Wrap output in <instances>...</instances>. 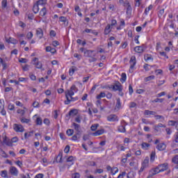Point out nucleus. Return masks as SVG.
Listing matches in <instances>:
<instances>
[{
  "label": "nucleus",
  "instance_id": "58",
  "mask_svg": "<svg viewBox=\"0 0 178 178\" xmlns=\"http://www.w3.org/2000/svg\"><path fill=\"white\" fill-rule=\"evenodd\" d=\"M129 108H137V104L134 102H132L129 104Z\"/></svg>",
  "mask_w": 178,
  "mask_h": 178
},
{
  "label": "nucleus",
  "instance_id": "54",
  "mask_svg": "<svg viewBox=\"0 0 178 178\" xmlns=\"http://www.w3.org/2000/svg\"><path fill=\"white\" fill-rule=\"evenodd\" d=\"M27 62H29V60H27V58H20V59L19 60V63H27Z\"/></svg>",
  "mask_w": 178,
  "mask_h": 178
},
{
  "label": "nucleus",
  "instance_id": "8",
  "mask_svg": "<svg viewBox=\"0 0 178 178\" xmlns=\"http://www.w3.org/2000/svg\"><path fill=\"white\" fill-rule=\"evenodd\" d=\"M9 172L10 175H12V176H17L19 175V170L15 166L10 168Z\"/></svg>",
  "mask_w": 178,
  "mask_h": 178
},
{
  "label": "nucleus",
  "instance_id": "60",
  "mask_svg": "<svg viewBox=\"0 0 178 178\" xmlns=\"http://www.w3.org/2000/svg\"><path fill=\"white\" fill-rule=\"evenodd\" d=\"M10 44H13L14 45H16V44H17V40L13 38H10Z\"/></svg>",
  "mask_w": 178,
  "mask_h": 178
},
{
  "label": "nucleus",
  "instance_id": "25",
  "mask_svg": "<svg viewBox=\"0 0 178 178\" xmlns=\"http://www.w3.org/2000/svg\"><path fill=\"white\" fill-rule=\"evenodd\" d=\"M135 52H137L138 54H143L144 52V50L142 47H140V46H136L134 49Z\"/></svg>",
  "mask_w": 178,
  "mask_h": 178
},
{
  "label": "nucleus",
  "instance_id": "55",
  "mask_svg": "<svg viewBox=\"0 0 178 178\" xmlns=\"http://www.w3.org/2000/svg\"><path fill=\"white\" fill-rule=\"evenodd\" d=\"M29 77L31 80H33V81H35V80H37V76L33 74H29Z\"/></svg>",
  "mask_w": 178,
  "mask_h": 178
},
{
  "label": "nucleus",
  "instance_id": "7",
  "mask_svg": "<svg viewBox=\"0 0 178 178\" xmlns=\"http://www.w3.org/2000/svg\"><path fill=\"white\" fill-rule=\"evenodd\" d=\"M107 120L108 122H119V118L115 114H111L107 117Z\"/></svg>",
  "mask_w": 178,
  "mask_h": 178
},
{
  "label": "nucleus",
  "instance_id": "4",
  "mask_svg": "<svg viewBox=\"0 0 178 178\" xmlns=\"http://www.w3.org/2000/svg\"><path fill=\"white\" fill-rule=\"evenodd\" d=\"M72 126L74 127V129L76 132V134H77L78 136H81V134H83V130H81V127L80 124L76 122H73Z\"/></svg>",
  "mask_w": 178,
  "mask_h": 178
},
{
  "label": "nucleus",
  "instance_id": "37",
  "mask_svg": "<svg viewBox=\"0 0 178 178\" xmlns=\"http://www.w3.org/2000/svg\"><path fill=\"white\" fill-rule=\"evenodd\" d=\"M35 123L36 124L41 126V124H42V119L40 117L37 118Z\"/></svg>",
  "mask_w": 178,
  "mask_h": 178
},
{
  "label": "nucleus",
  "instance_id": "34",
  "mask_svg": "<svg viewBox=\"0 0 178 178\" xmlns=\"http://www.w3.org/2000/svg\"><path fill=\"white\" fill-rule=\"evenodd\" d=\"M74 134V130L73 129H67L66 131V134L69 136V137L73 136V134Z\"/></svg>",
  "mask_w": 178,
  "mask_h": 178
},
{
  "label": "nucleus",
  "instance_id": "27",
  "mask_svg": "<svg viewBox=\"0 0 178 178\" xmlns=\"http://www.w3.org/2000/svg\"><path fill=\"white\" fill-rule=\"evenodd\" d=\"M81 138V135H78L77 134H75L72 138L71 140L72 141H77L78 140H79V138Z\"/></svg>",
  "mask_w": 178,
  "mask_h": 178
},
{
  "label": "nucleus",
  "instance_id": "5",
  "mask_svg": "<svg viewBox=\"0 0 178 178\" xmlns=\"http://www.w3.org/2000/svg\"><path fill=\"white\" fill-rule=\"evenodd\" d=\"M121 125L118 127V131L120 133H126V126H127V122L122 120L120 122Z\"/></svg>",
  "mask_w": 178,
  "mask_h": 178
},
{
  "label": "nucleus",
  "instance_id": "44",
  "mask_svg": "<svg viewBox=\"0 0 178 178\" xmlns=\"http://www.w3.org/2000/svg\"><path fill=\"white\" fill-rule=\"evenodd\" d=\"M34 65H35L37 69H42V64L40 61H38L36 63H34Z\"/></svg>",
  "mask_w": 178,
  "mask_h": 178
},
{
  "label": "nucleus",
  "instance_id": "33",
  "mask_svg": "<svg viewBox=\"0 0 178 178\" xmlns=\"http://www.w3.org/2000/svg\"><path fill=\"white\" fill-rule=\"evenodd\" d=\"M1 177L7 178L8 177V171L6 170H2L1 172Z\"/></svg>",
  "mask_w": 178,
  "mask_h": 178
},
{
  "label": "nucleus",
  "instance_id": "62",
  "mask_svg": "<svg viewBox=\"0 0 178 178\" xmlns=\"http://www.w3.org/2000/svg\"><path fill=\"white\" fill-rule=\"evenodd\" d=\"M72 178H80V173H79V172L74 173V174H72Z\"/></svg>",
  "mask_w": 178,
  "mask_h": 178
},
{
  "label": "nucleus",
  "instance_id": "41",
  "mask_svg": "<svg viewBox=\"0 0 178 178\" xmlns=\"http://www.w3.org/2000/svg\"><path fill=\"white\" fill-rule=\"evenodd\" d=\"M155 151L152 152L151 155H150V161H152V162H154L155 161Z\"/></svg>",
  "mask_w": 178,
  "mask_h": 178
},
{
  "label": "nucleus",
  "instance_id": "30",
  "mask_svg": "<svg viewBox=\"0 0 178 178\" xmlns=\"http://www.w3.org/2000/svg\"><path fill=\"white\" fill-rule=\"evenodd\" d=\"M69 116H76L77 115V110L76 109H72L71 110L69 113Z\"/></svg>",
  "mask_w": 178,
  "mask_h": 178
},
{
  "label": "nucleus",
  "instance_id": "12",
  "mask_svg": "<svg viewBox=\"0 0 178 178\" xmlns=\"http://www.w3.org/2000/svg\"><path fill=\"white\" fill-rule=\"evenodd\" d=\"M158 173H161V170H159V165L150 171L149 176H155V175H158Z\"/></svg>",
  "mask_w": 178,
  "mask_h": 178
},
{
  "label": "nucleus",
  "instance_id": "59",
  "mask_svg": "<svg viewBox=\"0 0 178 178\" xmlns=\"http://www.w3.org/2000/svg\"><path fill=\"white\" fill-rule=\"evenodd\" d=\"M154 127H156V129H159L160 127H166V125L163 124L162 123H159L157 125H155Z\"/></svg>",
  "mask_w": 178,
  "mask_h": 178
},
{
  "label": "nucleus",
  "instance_id": "56",
  "mask_svg": "<svg viewBox=\"0 0 178 178\" xmlns=\"http://www.w3.org/2000/svg\"><path fill=\"white\" fill-rule=\"evenodd\" d=\"M24 37V34L23 33H17V38L19 40V41H22V38Z\"/></svg>",
  "mask_w": 178,
  "mask_h": 178
},
{
  "label": "nucleus",
  "instance_id": "13",
  "mask_svg": "<svg viewBox=\"0 0 178 178\" xmlns=\"http://www.w3.org/2000/svg\"><path fill=\"white\" fill-rule=\"evenodd\" d=\"M48 13V10H47V7L44 6L42 8H41L39 15L42 17H44V16H47V14Z\"/></svg>",
  "mask_w": 178,
  "mask_h": 178
},
{
  "label": "nucleus",
  "instance_id": "14",
  "mask_svg": "<svg viewBox=\"0 0 178 178\" xmlns=\"http://www.w3.org/2000/svg\"><path fill=\"white\" fill-rule=\"evenodd\" d=\"M158 166L160 172H165V170H168V163H163Z\"/></svg>",
  "mask_w": 178,
  "mask_h": 178
},
{
  "label": "nucleus",
  "instance_id": "35",
  "mask_svg": "<svg viewBox=\"0 0 178 178\" xmlns=\"http://www.w3.org/2000/svg\"><path fill=\"white\" fill-rule=\"evenodd\" d=\"M99 127V124H94L91 126L90 129L92 130V131H95V130H97Z\"/></svg>",
  "mask_w": 178,
  "mask_h": 178
},
{
  "label": "nucleus",
  "instance_id": "11",
  "mask_svg": "<svg viewBox=\"0 0 178 178\" xmlns=\"http://www.w3.org/2000/svg\"><path fill=\"white\" fill-rule=\"evenodd\" d=\"M112 30H113V29H112L111 25H108V24L106 26V27L104 28V35H108V34H109L110 33L112 32Z\"/></svg>",
  "mask_w": 178,
  "mask_h": 178
},
{
  "label": "nucleus",
  "instance_id": "16",
  "mask_svg": "<svg viewBox=\"0 0 178 178\" xmlns=\"http://www.w3.org/2000/svg\"><path fill=\"white\" fill-rule=\"evenodd\" d=\"M116 104H115V108L117 111H120V108H122V102L120 101V98H117L116 99Z\"/></svg>",
  "mask_w": 178,
  "mask_h": 178
},
{
  "label": "nucleus",
  "instance_id": "26",
  "mask_svg": "<svg viewBox=\"0 0 178 178\" xmlns=\"http://www.w3.org/2000/svg\"><path fill=\"white\" fill-rule=\"evenodd\" d=\"M173 163H175L177 165L175 166V169H178V155L174 156L172 159Z\"/></svg>",
  "mask_w": 178,
  "mask_h": 178
},
{
  "label": "nucleus",
  "instance_id": "40",
  "mask_svg": "<svg viewBox=\"0 0 178 178\" xmlns=\"http://www.w3.org/2000/svg\"><path fill=\"white\" fill-rule=\"evenodd\" d=\"M152 8H154L152 5H150L148 6V8H146L145 10V15H148V12H149L152 9Z\"/></svg>",
  "mask_w": 178,
  "mask_h": 178
},
{
  "label": "nucleus",
  "instance_id": "18",
  "mask_svg": "<svg viewBox=\"0 0 178 178\" xmlns=\"http://www.w3.org/2000/svg\"><path fill=\"white\" fill-rule=\"evenodd\" d=\"M105 133V129H98L97 131L94 132L92 134L93 136H101Z\"/></svg>",
  "mask_w": 178,
  "mask_h": 178
},
{
  "label": "nucleus",
  "instance_id": "36",
  "mask_svg": "<svg viewBox=\"0 0 178 178\" xmlns=\"http://www.w3.org/2000/svg\"><path fill=\"white\" fill-rule=\"evenodd\" d=\"M0 63L3 66V70H5L6 69L7 64L5 61H3V59H2V58H0Z\"/></svg>",
  "mask_w": 178,
  "mask_h": 178
},
{
  "label": "nucleus",
  "instance_id": "21",
  "mask_svg": "<svg viewBox=\"0 0 178 178\" xmlns=\"http://www.w3.org/2000/svg\"><path fill=\"white\" fill-rule=\"evenodd\" d=\"M46 52H51V54H56V49L52 48L50 46L46 47Z\"/></svg>",
  "mask_w": 178,
  "mask_h": 178
},
{
  "label": "nucleus",
  "instance_id": "64",
  "mask_svg": "<svg viewBox=\"0 0 178 178\" xmlns=\"http://www.w3.org/2000/svg\"><path fill=\"white\" fill-rule=\"evenodd\" d=\"M35 178H44V174H38L35 175Z\"/></svg>",
  "mask_w": 178,
  "mask_h": 178
},
{
  "label": "nucleus",
  "instance_id": "3",
  "mask_svg": "<svg viewBox=\"0 0 178 178\" xmlns=\"http://www.w3.org/2000/svg\"><path fill=\"white\" fill-rule=\"evenodd\" d=\"M149 166V158L148 156L145 157L143 162L142 163V166L139 170L140 173L144 172L145 169H147Z\"/></svg>",
  "mask_w": 178,
  "mask_h": 178
},
{
  "label": "nucleus",
  "instance_id": "61",
  "mask_svg": "<svg viewBox=\"0 0 178 178\" xmlns=\"http://www.w3.org/2000/svg\"><path fill=\"white\" fill-rule=\"evenodd\" d=\"M177 123V122L176 121H173V120H170L168 122V124L169 126H176V124Z\"/></svg>",
  "mask_w": 178,
  "mask_h": 178
},
{
  "label": "nucleus",
  "instance_id": "17",
  "mask_svg": "<svg viewBox=\"0 0 178 178\" xmlns=\"http://www.w3.org/2000/svg\"><path fill=\"white\" fill-rule=\"evenodd\" d=\"M156 148L159 151H165L166 149V145L165 143H159L157 145Z\"/></svg>",
  "mask_w": 178,
  "mask_h": 178
},
{
  "label": "nucleus",
  "instance_id": "51",
  "mask_svg": "<svg viewBox=\"0 0 178 178\" xmlns=\"http://www.w3.org/2000/svg\"><path fill=\"white\" fill-rule=\"evenodd\" d=\"M164 101H165V99L156 98L154 100H153L152 102H160L161 104H162V102H163Z\"/></svg>",
  "mask_w": 178,
  "mask_h": 178
},
{
  "label": "nucleus",
  "instance_id": "9",
  "mask_svg": "<svg viewBox=\"0 0 178 178\" xmlns=\"http://www.w3.org/2000/svg\"><path fill=\"white\" fill-rule=\"evenodd\" d=\"M84 55L88 58H92V56H97V54H94V50H86L84 51Z\"/></svg>",
  "mask_w": 178,
  "mask_h": 178
},
{
  "label": "nucleus",
  "instance_id": "52",
  "mask_svg": "<svg viewBox=\"0 0 178 178\" xmlns=\"http://www.w3.org/2000/svg\"><path fill=\"white\" fill-rule=\"evenodd\" d=\"M159 54L161 56H164V58H166V59H169V56L166 54V52L165 51H159Z\"/></svg>",
  "mask_w": 178,
  "mask_h": 178
},
{
  "label": "nucleus",
  "instance_id": "50",
  "mask_svg": "<svg viewBox=\"0 0 178 178\" xmlns=\"http://www.w3.org/2000/svg\"><path fill=\"white\" fill-rule=\"evenodd\" d=\"M73 161H74L73 156H70L67 159V162H71V165H73Z\"/></svg>",
  "mask_w": 178,
  "mask_h": 178
},
{
  "label": "nucleus",
  "instance_id": "1",
  "mask_svg": "<svg viewBox=\"0 0 178 178\" xmlns=\"http://www.w3.org/2000/svg\"><path fill=\"white\" fill-rule=\"evenodd\" d=\"M77 91H79V89L76 87V85H72L70 90H65V98H67V97L72 98L74 95V92H77Z\"/></svg>",
  "mask_w": 178,
  "mask_h": 178
},
{
  "label": "nucleus",
  "instance_id": "49",
  "mask_svg": "<svg viewBox=\"0 0 178 178\" xmlns=\"http://www.w3.org/2000/svg\"><path fill=\"white\" fill-rule=\"evenodd\" d=\"M1 6L2 8H6L8 6V0H3L1 1Z\"/></svg>",
  "mask_w": 178,
  "mask_h": 178
},
{
  "label": "nucleus",
  "instance_id": "53",
  "mask_svg": "<svg viewBox=\"0 0 178 178\" xmlns=\"http://www.w3.org/2000/svg\"><path fill=\"white\" fill-rule=\"evenodd\" d=\"M33 32H29L26 35V38L28 40H31L33 38Z\"/></svg>",
  "mask_w": 178,
  "mask_h": 178
},
{
  "label": "nucleus",
  "instance_id": "48",
  "mask_svg": "<svg viewBox=\"0 0 178 178\" xmlns=\"http://www.w3.org/2000/svg\"><path fill=\"white\" fill-rule=\"evenodd\" d=\"M127 45H128L127 42H122L120 44V48H122V49H125Z\"/></svg>",
  "mask_w": 178,
  "mask_h": 178
},
{
  "label": "nucleus",
  "instance_id": "29",
  "mask_svg": "<svg viewBox=\"0 0 178 178\" xmlns=\"http://www.w3.org/2000/svg\"><path fill=\"white\" fill-rule=\"evenodd\" d=\"M127 79V76L126 75V73H122L121 75L120 81L121 83H124Z\"/></svg>",
  "mask_w": 178,
  "mask_h": 178
},
{
  "label": "nucleus",
  "instance_id": "19",
  "mask_svg": "<svg viewBox=\"0 0 178 178\" xmlns=\"http://www.w3.org/2000/svg\"><path fill=\"white\" fill-rule=\"evenodd\" d=\"M33 13H35V15H37V13H38V12H40V6H38V4H37V3H35L33 5Z\"/></svg>",
  "mask_w": 178,
  "mask_h": 178
},
{
  "label": "nucleus",
  "instance_id": "32",
  "mask_svg": "<svg viewBox=\"0 0 178 178\" xmlns=\"http://www.w3.org/2000/svg\"><path fill=\"white\" fill-rule=\"evenodd\" d=\"M116 24H118V21H116V19H112L111 23L108 24V26H110L113 29V27H115Z\"/></svg>",
  "mask_w": 178,
  "mask_h": 178
},
{
  "label": "nucleus",
  "instance_id": "46",
  "mask_svg": "<svg viewBox=\"0 0 178 178\" xmlns=\"http://www.w3.org/2000/svg\"><path fill=\"white\" fill-rule=\"evenodd\" d=\"M56 161L59 163H62V153H59V154L57 156Z\"/></svg>",
  "mask_w": 178,
  "mask_h": 178
},
{
  "label": "nucleus",
  "instance_id": "28",
  "mask_svg": "<svg viewBox=\"0 0 178 178\" xmlns=\"http://www.w3.org/2000/svg\"><path fill=\"white\" fill-rule=\"evenodd\" d=\"M33 134H34V131H29V132H26L24 134V138L27 139L29 137L33 136Z\"/></svg>",
  "mask_w": 178,
  "mask_h": 178
},
{
  "label": "nucleus",
  "instance_id": "6",
  "mask_svg": "<svg viewBox=\"0 0 178 178\" xmlns=\"http://www.w3.org/2000/svg\"><path fill=\"white\" fill-rule=\"evenodd\" d=\"M13 129L15 131H17V133H23V131H24V128L22 124H14Z\"/></svg>",
  "mask_w": 178,
  "mask_h": 178
},
{
  "label": "nucleus",
  "instance_id": "63",
  "mask_svg": "<svg viewBox=\"0 0 178 178\" xmlns=\"http://www.w3.org/2000/svg\"><path fill=\"white\" fill-rule=\"evenodd\" d=\"M8 109L9 111H15V104H8Z\"/></svg>",
  "mask_w": 178,
  "mask_h": 178
},
{
  "label": "nucleus",
  "instance_id": "39",
  "mask_svg": "<svg viewBox=\"0 0 178 178\" xmlns=\"http://www.w3.org/2000/svg\"><path fill=\"white\" fill-rule=\"evenodd\" d=\"M145 60H154V58H152V56L149 54L145 55Z\"/></svg>",
  "mask_w": 178,
  "mask_h": 178
},
{
  "label": "nucleus",
  "instance_id": "20",
  "mask_svg": "<svg viewBox=\"0 0 178 178\" xmlns=\"http://www.w3.org/2000/svg\"><path fill=\"white\" fill-rule=\"evenodd\" d=\"M144 115H145V116H149L151 115H156V112L152 111H149V110H145L144 111Z\"/></svg>",
  "mask_w": 178,
  "mask_h": 178
},
{
  "label": "nucleus",
  "instance_id": "24",
  "mask_svg": "<svg viewBox=\"0 0 178 178\" xmlns=\"http://www.w3.org/2000/svg\"><path fill=\"white\" fill-rule=\"evenodd\" d=\"M3 143L6 144V145H8V147H12V140L8 139V138H5L3 139Z\"/></svg>",
  "mask_w": 178,
  "mask_h": 178
},
{
  "label": "nucleus",
  "instance_id": "38",
  "mask_svg": "<svg viewBox=\"0 0 178 178\" xmlns=\"http://www.w3.org/2000/svg\"><path fill=\"white\" fill-rule=\"evenodd\" d=\"M0 154L3 158H8L9 156L6 154V152L3 149H0Z\"/></svg>",
  "mask_w": 178,
  "mask_h": 178
},
{
  "label": "nucleus",
  "instance_id": "31",
  "mask_svg": "<svg viewBox=\"0 0 178 178\" xmlns=\"http://www.w3.org/2000/svg\"><path fill=\"white\" fill-rule=\"evenodd\" d=\"M105 97H106V94H105V92H102L99 93V95H98L96 98L97 99H101V98H105Z\"/></svg>",
  "mask_w": 178,
  "mask_h": 178
},
{
  "label": "nucleus",
  "instance_id": "2",
  "mask_svg": "<svg viewBox=\"0 0 178 178\" xmlns=\"http://www.w3.org/2000/svg\"><path fill=\"white\" fill-rule=\"evenodd\" d=\"M108 88L111 90L113 89V91H123V86L120 82L116 81L114 85H111V86H108Z\"/></svg>",
  "mask_w": 178,
  "mask_h": 178
},
{
  "label": "nucleus",
  "instance_id": "10",
  "mask_svg": "<svg viewBox=\"0 0 178 178\" xmlns=\"http://www.w3.org/2000/svg\"><path fill=\"white\" fill-rule=\"evenodd\" d=\"M129 63H130V70H133V69H134V67L136 66V56H132L131 57V59L129 60Z\"/></svg>",
  "mask_w": 178,
  "mask_h": 178
},
{
  "label": "nucleus",
  "instance_id": "45",
  "mask_svg": "<svg viewBox=\"0 0 178 178\" xmlns=\"http://www.w3.org/2000/svg\"><path fill=\"white\" fill-rule=\"evenodd\" d=\"M17 113H19L21 116H24V115L26 114V111L24 110L18 109L17 111Z\"/></svg>",
  "mask_w": 178,
  "mask_h": 178
},
{
  "label": "nucleus",
  "instance_id": "22",
  "mask_svg": "<svg viewBox=\"0 0 178 178\" xmlns=\"http://www.w3.org/2000/svg\"><path fill=\"white\" fill-rule=\"evenodd\" d=\"M47 3V0H38L36 2V4H38V6H45V4Z\"/></svg>",
  "mask_w": 178,
  "mask_h": 178
},
{
  "label": "nucleus",
  "instance_id": "15",
  "mask_svg": "<svg viewBox=\"0 0 178 178\" xmlns=\"http://www.w3.org/2000/svg\"><path fill=\"white\" fill-rule=\"evenodd\" d=\"M36 35H37V37H38L39 40H41V38H42V37L44 35L42 29L40 28H38L36 30Z\"/></svg>",
  "mask_w": 178,
  "mask_h": 178
},
{
  "label": "nucleus",
  "instance_id": "42",
  "mask_svg": "<svg viewBox=\"0 0 178 178\" xmlns=\"http://www.w3.org/2000/svg\"><path fill=\"white\" fill-rule=\"evenodd\" d=\"M59 20L62 23L65 24V23H66V22H67V18L66 17L61 16L59 17Z\"/></svg>",
  "mask_w": 178,
  "mask_h": 178
},
{
  "label": "nucleus",
  "instance_id": "47",
  "mask_svg": "<svg viewBox=\"0 0 178 178\" xmlns=\"http://www.w3.org/2000/svg\"><path fill=\"white\" fill-rule=\"evenodd\" d=\"M22 123H30V119H27V118H22L20 119Z\"/></svg>",
  "mask_w": 178,
  "mask_h": 178
},
{
  "label": "nucleus",
  "instance_id": "43",
  "mask_svg": "<svg viewBox=\"0 0 178 178\" xmlns=\"http://www.w3.org/2000/svg\"><path fill=\"white\" fill-rule=\"evenodd\" d=\"M154 79H155V76L151 75V76H149L145 78V81H151V80H154Z\"/></svg>",
  "mask_w": 178,
  "mask_h": 178
},
{
  "label": "nucleus",
  "instance_id": "57",
  "mask_svg": "<svg viewBox=\"0 0 178 178\" xmlns=\"http://www.w3.org/2000/svg\"><path fill=\"white\" fill-rule=\"evenodd\" d=\"M118 172H119V169H118V168L116 167L113 168V170L111 171L112 175H116Z\"/></svg>",
  "mask_w": 178,
  "mask_h": 178
},
{
  "label": "nucleus",
  "instance_id": "23",
  "mask_svg": "<svg viewBox=\"0 0 178 178\" xmlns=\"http://www.w3.org/2000/svg\"><path fill=\"white\" fill-rule=\"evenodd\" d=\"M141 147H142L143 149L147 150L149 148V147H151V145H149V143H147L145 142H143L141 144Z\"/></svg>",
  "mask_w": 178,
  "mask_h": 178
}]
</instances>
